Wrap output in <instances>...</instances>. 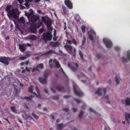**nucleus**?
Instances as JSON below:
<instances>
[{
  "instance_id": "nucleus-1",
  "label": "nucleus",
  "mask_w": 130,
  "mask_h": 130,
  "mask_svg": "<svg viewBox=\"0 0 130 130\" xmlns=\"http://www.w3.org/2000/svg\"><path fill=\"white\" fill-rule=\"evenodd\" d=\"M67 43L69 45L71 44L72 43L76 45L77 44V42L74 38L72 41L67 39L66 40ZM64 47L66 49V51L71 55H73V57L76 56V50L75 48L74 47L71 45H65L64 46Z\"/></svg>"
},
{
  "instance_id": "nucleus-2",
  "label": "nucleus",
  "mask_w": 130,
  "mask_h": 130,
  "mask_svg": "<svg viewBox=\"0 0 130 130\" xmlns=\"http://www.w3.org/2000/svg\"><path fill=\"white\" fill-rule=\"evenodd\" d=\"M11 7V5H8L6 8L5 10L8 13L7 15L9 17H11L17 20L18 19L19 17L16 13L14 9L10 10Z\"/></svg>"
},
{
  "instance_id": "nucleus-3",
  "label": "nucleus",
  "mask_w": 130,
  "mask_h": 130,
  "mask_svg": "<svg viewBox=\"0 0 130 130\" xmlns=\"http://www.w3.org/2000/svg\"><path fill=\"white\" fill-rule=\"evenodd\" d=\"M30 10L31 11V12L29 13H25V15L27 17L29 20H30V21L33 22L37 21L39 19V17L34 15V11L32 9H30Z\"/></svg>"
},
{
  "instance_id": "nucleus-4",
  "label": "nucleus",
  "mask_w": 130,
  "mask_h": 130,
  "mask_svg": "<svg viewBox=\"0 0 130 130\" xmlns=\"http://www.w3.org/2000/svg\"><path fill=\"white\" fill-rule=\"evenodd\" d=\"M42 36L43 40L45 42L48 41H51L53 37L51 32L50 31H47L46 33H43Z\"/></svg>"
},
{
  "instance_id": "nucleus-5",
  "label": "nucleus",
  "mask_w": 130,
  "mask_h": 130,
  "mask_svg": "<svg viewBox=\"0 0 130 130\" xmlns=\"http://www.w3.org/2000/svg\"><path fill=\"white\" fill-rule=\"evenodd\" d=\"M73 91L75 94L77 96H81L83 94V93L80 89L76 86H74Z\"/></svg>"
},
{
  "instance_id": "nucleus-6",
  "label": "nucleus",
  "mask_w": 130,
  "mask_h": 130,
  "mask_svg": "<svg viewBox=\"0 0 130 130\" xmlns=\"http://www.w3.org/2000/svg\"><path fill=\"white\" fill-rule=\"evenodd\" d=\"M103 42L105 45L106 47L108 48L111 47L112 45V43L111 41L104 38L103 40Z\"/></svg>"
},
{
  "instance_id": "nucleus-7",
  "label": "nucleus",
  "mask_w": 130,
  "mask_h": 130,
  "mask_svg": "<svg viewBox=\"0 0 130 130\" xmlns=\"http://www.w3.org/2000/svg\"><path fill=\"white\" fill-rule=\"evenodd\" d=\"M103 92L104 94H105L106 92V88H99L98 89V90L95 93V94H98L99 96H100L102 95Z\"/></svg>"
},
{
  "instance_id": "nucleus-8",
  "label": "nucleus",
  "mask_w": 130,
  "mask_h": 130,
  "mask_svg": "<svg viewBox=\"0 0 130 130\" xmlns=\"http://www.w3.org/2000/svg\"><path fill=\"white\" fill-rule=\"evenodd\" d=\"M64 2L65 5L69 9H72L73 8V4L70 0H65Z\"/></svg>"
},
{
  "instance_id": "nucleus-9",
  "label": "nucleus",
  "mask_w": 130,
  "mask_h": 130,
  "mask_svg": "<svg viewBox=\"0 0 130 130\" xmlns=\"http://www.w3.org/2000/svg\"><path fill=\"white\" fill-rule=\"evenodd\" d=\"M0 61L6 65L9 64V62L7 58L5 57H2L0 58Z\"/></svg>"
},
{
  "instance_id": "nucleus-10",
  "label": "nucleus",
  "mask_w": 130,
  "mask_h": 130,
  "mask_svg": "<svg viewBox=\"0 0 130 130\" xmlns=\"http://www.w3.org/2000/svg\"><path fill=\"white\" fill-rule=\"evenodd\" d=\"M26 44L23 43L22 44H19V48L22 52H24L26 48Z\"/></svg>"
},
{
  "instance_id": "nucleus-11",
  "label": "nucleus",
  "mask_w": 130,
  "mask_h": 130,
  "mask_svg": "<svg viewBox=\"0 0 130 130\" xmlns=\"http://www.w3.org/2000/svg\"><path fill=\"white\" fill-rule=\"evenodd\" d=\"M37 29V28L35 25H31L30 27V31L32 33H36Z\"/></svg>"
},
{
  "instance_id": "nucleus-12",
  "label": "nucleus",
  "mask_w": 130,
  "mask_h": 130,
  "mask_svg": "<svg viewBox=\"0 0 130 130\" xmlns=\"http://www.w3.org/2000/svg\"><path fill=\"white\" fill-rule=\"evenodd\" d=\"M74 65L75 66V67L73 66H71V69L74 72L78 69L79 66L78 64L76 63H74Z\"/></svg>"
},
{
  "instance_id": "nucleus-13",
  "label": "nucleus",
  "mask_w": 130,
  "mask_h": 130,
  "mask_svg": "<svg viewBox=\"0 0 130 130\" xmlns=\"http://www.w3.org/2000/svg\"><path fill=\"white\" fill-rule=\"evenodd\" d=\"M62 10L61 12L62 14L64 15H67L68 12L66 10V7L64 6H62Z\"/></svg>"
},
{
  "instance_id": "nucleus-14",
  "label": "nucleus",
  "mask_w": 130,
  "mask_h": 130,
  "mask_svg": "<svg viewBox=\"0 0 130 130\" xmlns=\"http://www.w3.org/2000/svg\"><path fill=\"white\" fill-rule=\"evenodd\" d=\"M52 53H53L54 54H58V53L57 52H56L53 51L52 49H51L50 50L47 52H45V53L43 54V55H49Z\"/></svg>"
},
{
  "instance_id": "nucleus-15",
  "label": "nucleus",
  "mask_w": 130,
  "mask_h": 130,
  "mask_svg": "<svg viewBox=\"0 0 130 130\" xmlns=\"http://www.w3.org/2000/svg\"><path fill=\"white\" fill-rule=\"evenodd\" d=\"M38 80L42 84H46V80L45 79H44L42 77H40L38 78Z\"/></svg>"
},
{
  "instance_id": "nucleus-16",
  "label": "nucleus",
  "mask_w": 130,
  "mask_h": 130,
  "mask_svg": "<svg viewBox=\"0 0 130 130\" xmlns=\"http://www.w3.org/2000/svg\"><path fill=\"white\" fill-rule=\"evenodd\" d=\"M32 41H34L37 39V37L34 35H30L28 37Z\"/></svg>"
},
{
  "instance_id": "nucleus-17",
  "label": "nucleus",
  "mask_w": 130,
  "mask_h": 130,
  "mask_svg": "<svg viewBox=\"0 0 130 130\" xmlns=\"http://www.w3.org/2000/svg\"><path fill=\"white\" fill-rule=\"evenodd\" d=\"M125 117L126 121L127 122L128 124H129V122L128 119H130V114L128 113H126L125 115Z\"/></svg>"
},
{
  "instance_id": "nucleus-18",
  "label": "nucleus",
  "mask_w": 130,
  "mask_h": 130,
  "mask_svg": "<svg viewBox=\"0 0 130 130\" xmlns=\"http://www.w3.org/2000/svg\"><path fill=\"white\" fill-rule=\"evenodd\" d=\"M51 23L52 22L50 19H49L47 20L46 24L48 28L50 27L51 26Z\"/></svg>"
},
{
  "instance_id": "nucleus-19",
  "label": "nucleus",
  "mask_w": 130,
  "mask_h": 130,
  "mask_svg": "<svg viewBox=\"0 0 130 130\" xmlns=\"http://www.w3.org/2000/svg\"><path fill=\"white\" fill-rule=\"evenodd\" d=\"M33 97V96L32 95H31L29 97L26 96L24 98L21 97L20 99L22 100L25 99L26 100H28V101H30L31 100V99Z\"/></svg>"
},
{
  "instance_id": "nucleus-20",
  "label": "nucleus",
  "mask_w": 130,
  "mask_h": 130,
  "mask_svg": "<svg viewBox=\"0 0 130 130\" xmlns=\"http://www.w3.org/2000/svg\"><path fill=\"white\" fill-rule=\"evenodd\" d=\"M25 18H24L21 17L18 20V22L20 23L24 24L25 23Z\"/></svg>"
},
{
  "instance_id": "nucleus-21",
  "label": "nucleus",
  "mask_w": 130,
  "mask_h": 130,
  "mask_svg": "<svg viewBox=\"0 0 130 130\" xmlns=\"http://www.w3.org/2000/svg\"><path fill=\"white\" fill-rule=\"evenodd\" d=\"M56 89L59 91H61L64 88V87L62 86H56Z\"/></svg>"
},
{
  "instance_id": "nucleus-22",
  "label": "nucleus",
  "mask_w": 130,
  "mask_h": 130,
  "mask_svg": "<svg viewBox=\"0 0 130 130\" xmlns=\"http://www.w3.org/2000/svg\"><path fill=\"white\" fill-rule=\"evenodd\" d=\"M43 64L42 63H40L38 64L36 67V68H40L42 69L43 68Z\"/></svg>"
},
{
  "instance_id": "nucleus-23",
  "label": "nucleus",
  "mask_w": 130,
  "mask_h": 130,
  "mask_svg": "<svg viewBox=\"0 0 130 130\" xmlns=\"http://www.w3.org/2000/svg\"><path fill=\"white\" fill-rule=\"evenodd\" d=\"M115 80L117 84V85L119 83V80H120V78L119 77H118L117 75L116 76L115 78Z\"/></svg>"
},
{
  "instance_id": "nucleus-24",
  "label": "nucleus",
  "mask_w": 130,
  "mask_h": 130,
  "mask_svg": "<svg viewBox=\"0 0 130 130\" xmlns=\"http://www.w3.org/2000/svg\"><path fill=\"white\" fill-rule=\"evenodd\" d=\"M125 104L127 105H130V100L129 98H127L125 100Z\"/></svg>"
},
{
  "instance_id": "nucleus-25",
  "label": "nucleus",
  "mask_w": 130,
  "mask_h": 130,
  "mask_svg": "<svg viewBox=\"0 0 130 130\" xmlns=\"http://www.w3.org/2000/svg\"><path fill=\"white\" fill-rule=\"evenodd\" d=\"M10 109L14 113H17V110L16 109V107L15 106H12L10 107Z\"/></svg>"
},
{
  "instance_id": "nucleus-26",
  "label": "nucleus",
  "mask_w": 130,
  "mask_h": 130,
  "mask_svg": "<svg viewBox=\"0 0 130 130\" xmlns=\"http://www.w3.org/2000/svg\"><path fill=\"white\" fill-rule=\"evenodd\" d=\"M77 76L79 78H80L81 77H84L85 78H87V77L85 75L82 73H81L80 75H77Z\"/></svg>"
},
{
  "instance_id": "nucleus-27",
  "label": "nucleus",
  "mask_w": 130,
  "mask_h": 130,
  "mask_svg": "<svg viewBox=\"0 0 130 130\" xmlns=\"http://www.w3.org/2000/svg\"><path fill=\"white\" fill-rule=\"evenodd\" d=\"M53 35L54 36L53 38V40L56 41L57 40V37L56 36V32L55 30L54 31Z\"/></svg>"
},
{
  "instance_id": "nucleus-28",
  "label": "nucleus",
  "mask_w": 130,
  "mask_h": 130,
  "mask_svg": "<svg viewBox=\"0 0 130 130\" xmlns=\"http://www.w3.org/2000/svg\"><path fill=\"white\" fill-rule=\"evenodd\" d=\"M79 56L80 57L82 61H83L84 60L83 59V55L82 53V52L81 51H79Z\"/></svg>"
},
{
  "instance_id": "nucleus-29",
  "label": "nucleus",
  "mask_w": 130,
  "mask_h": 130,
  "mask_svg": "<svg viewBox=\"0 0 130 130\" xmlns=\"http://www.w3.org/2000/svg\"><path fill=\"white\" fill-rule=\"evenodd\" d=\"M57 127L59 130H61L63 127V124L62 123L59 124L57 125Z\"/></svg>"
},
{
  "instance_id": "nucleus-30",
  "label": "nucleus",
  "mask_w": 130,
  "mask_h": 130,
  "mask_svg": "<svg viewBox=\"0 0 130 130\" xmlns=\"http://www.w3.org/2000/svg\"><path fill=\"white\" fill-rule=\"evenodd\" d=\"M86 27L84 25H83L81 27V29L83 33H84L86 30Z\"/></svg>"
},
{
  "instance_id": "nucleus-31",
  "label": "nucleus",
  "mask_w": 130,
  "mask_h": 130,
  "mask_svg": "<svg viewBox=\"0 0 130 130\" xmlns=\"http://www.w3.org/2000/svg\"><path fill=\"white\" fill-rule=\"evenodd\" d=\"M84 114L83 112L81 110L80 111V112L78 115V117L80 119H81L82 116Z\"/></svg>"
},
{
  "instance_id": "nucleus-32",
  "label": "nucleus",
  "mask_w": 130,
  "mask_h": 130,
  "mask_svg": "<svg viewBox=\"0 0 130 130\" xmlns=\"http://www.w3.org/2000/svg\"><path fill=\"white\" fill-rule=\"evenodd\" d=\"M89 33H91L93 35H95L96 33L95 32L92 30H90L89 31H88V34H89Z\"/></svg>"
},
{
  "instance_id": "nucleus-33",
  "label": "nucleus",
  "mask_w": 130,
  "mask_h": 130,
  "mask_svg": "<svg viewBox=\"0 0 130 130\" xmlns=\"http://www.w3.org/2000/svg\"><path fill=\"white\" fill-rule=\"evenodd\" d=\"M127 57L128 59L130 61V51H127Z\"/></svg>"
},
{
  "instance_id": "nucleus-34",
  "label": "nucleus",
  "mask_w": 130,
  "mask_h": 130,
  "mask_svg": "<svg viewBox=\"0 0 130 130\" xmlns=\"http://www.w3.org/2000/svg\"><path fill=\"white\" fill-rule=\"evenodd\" d=\"M60 45L59 43L58 42H54V44L53 46V47H57L58 46Z\"/></svg>"
},
{
  "instance_id": "nucleus-35",
  "label": "nucleus",
  "mask_w": 130,
  "mask_h": 130,
  "mask_svg": "<svg viewBox=\"0 0 130 130\" xmlns=\"http://www.w3.org/2000/svg\"><path fill=\"white\" fill-rule=\"evenodd\" d=\"M55 65L56 68H59L60 67V66L58 61H57L55 62Z\"/></svg>"
},
{
  "instance_id": "nucleus-36",
  "label": "nucleus",
  "mask_w": 130,
  "mask_h": 130,
  "mask_svg": "<svg viewBox=\"0 0 130 130\" xmlns=\"http://www.w3.org/2000/svg\"><path fill=\"white\" fill-rule=\"evenodd\" d=\"M32 86H30L28 89V91L30 92H32L33 90V88Z\"/></svg>"
},
{
  "instance_id": "nucleus-37",
  "label": "nucleus",
  "mask_w": 130,
  "mask_h": 130,
  "mask_svg": "<svg viewBox=\"0 0 130 130\" xmlns=\"http://www.w3.org/2000/svg\"><path fill=\"white\" fill-rule=\"evenodd\" d=\"M48 75V73L47 72H45L44 73L43 75V77H44V79H45L46 80L47 78V77Z\"/></svg>"
},
{
  "instance_id": "nucleus-38",
  "label": "nucleus",
  "mask_w": 130,
  "mask_h": 130,
  "mask_svg": "<svg viewBox=\"0 0 130 130\" xmlns=\"http://www.w3.org/2000/svg\"><path fill=\"white\" fill-rule=\"evenodd\" d=\"M83 40L82 41V46H83L86 42V38L85 36H84L83 37Z\"/></svg>"
},
{
  "instance_id": "nucleus-39",
  "label": "nucleus",
  "mask_w": 130,
  "mask_h": 130,
  "mask_svg": "<svg viewBox=\"0 0 130 130\" xmlns=\"http://www.w3.org/2000/svg\"><path fill=\"white\" fill-rule=\"evenodd\" d=\"M80 17L78 16L76 18H75V19L76 20V21L77 22V23H79L80 22Z\"/></svg>"
},
{
  "instance_id": "nucleus-40",
  "label": "nucleus",
  "mask_w": 130,
  "mask_h": 130,
  "mask_svg": "<svg viewBox=\"0 0 130 130\" xmlns=\"http://www.w3.org/2000/svg\"><path fill=\"white\" fill-rule=\"evenodd\" d=\"M59 95H55L53 96L52 97V98L53 100H58L59 99Z\"/></svg>"
},
{
  "instance_id": "nucleus-41",
  "label": "nucleus",
  "mask_w": 130,
  "mask_h": 130,
  "mask_svg": "<svg viewBox=\"0 0 130 130\" xmlns=\"http://www.w3.org/2000/svg\"><path fill=\"white\" fill-rule=\"evenodd\" d=\"M42 21L44 22L45 24L46 23V20L45 17H41Z\"/></svg>"
},
{
  "instance_id": "nucleus-42",
  "label": "nucleus",
  "mask_w": 130,
  "mask_h": 130,
  "mask_svg": "<svg viewBox=\"0 0 130 130\" xmlns=\"http://www.w3.org/2000/svg\"><path fill=\"white\" fill-rule=\"evenodd\" d=\"M88 37L90 40L91 41L93 40V37L91 35H89L88 36Z\"/></svg>"
},
{
  "instance_id": "nucleus-43",
  "label": "nucleus",
  "mask_w": 130,
  "mask_h": 130,
  "mask_svg": "<svg viewBox=\"0 0 130 130\" xmlns=\"http://www.w3.org/2000/svg\"><path fill=\"white\" fill-rule=\"evenodd\" d=\"M25 70L28 72H29L31 70V68L30 67L28 68L27 67H25Z\"/></svg>"
},
{
  "instance_id": "nucleus-44",
  "label": "nucleus",
  "mask_w": 130,
  "mask_h": 130,
  "mask_svg": "<svg viewBox=\"0 0 130 130\" xmlns=\"http://www.w3.org/2000/svg\"><path fill=\"white\" fill-rule=\"evenodd\" d=\"M32 115L33 116L34 118L36 119H38V116L36 115L33 112L32 113Z\"/></svg>"
},
{
  "instance_id": "nucleus-45",
  "label": "nucleus",
  "mask_w": 130,
  "mask_h": 130,
  "mask_svg": "<svg viewBox=\"0 0 130 130\" xmlns=\"http://www.w3.org/2000/svg\"><path fill=\"white\" fill-rule=\"evenodd\" d=\"M114 48L115 50L116 51H119L120 50V47L118 46L115 47Z\"/></svg>"
},
{
  "instance_id": "nucleus-46",
  "label": "nucleus",
  "mask_w": 130,
  "mask_h": 130,
  "mask_svg": "<svg viewBox=\"0 0 130 130\" xmlns=\"http://www.w3.org/2000/svg\"><path fill=\"white\" fill-rule=\"evenodd\" d=\"M43 31L44 29L43 28H41L39 30V33L40 34H42Z\"/></svg>"
},
{
  "instance_id": "nucleus-47",
  "label": "nucleus",
  "mask_w": 130,
  "mask_h": 130,
  "mask_svg": "<svg viewBox=\"0 0 130 130\" xmlns=\"http://www.w3.org/2000/svg\"><path fill=\"white\" fill-rule=\"evenodd\" d=\"M122 61L123 62H127V59L124 57H122Z\"/></svg>"
},
{
  "instance_id": "nucleus-48",
  "label": "nucleus",
  "mask_w": 130,
  "mask_h": 130,
  "mask_svg": "<svg viewBox=\"0 0 130 130\" xmlns=\"http://www.w3.org/2000/svg\"><path fill=\"white\" fill-rule=\"evenodd\" d=\"M26 57L25 56H21L19 58V59L20 60H23L25 59Z\"/></svg>"
},
{
  "instance_id": "nucleus-49",
  "label": "nucleus",
  "mask_w": 130,
  "mask_h": 130,
  "mask_svg": "<svg viewBox=\"0 0 130 130\" xmlns=\"http://www.w3.org/2000/svg\"><path fill=\"white\" fill-rule=\"evenodd\" d=\"M74 100L77 103H79L81 102V101L80 100L77 99L75 98L74 99Z\"/></svg>"
},
{
  "instance_id": "nucleus-50",
  "label": "nucleus",
  "mask_w": 130,
  "mask_h": 130,
  "mask_svg": "<svg viewBox=\"0 0 130 130\" xmlns=\"http://www.w3.org/2000/svg\"><path fill=\"white\" fill-rule=\"evenodd\" d=\"M29 2H26L25 4V5L28 8H29V4L28 3Z\"/></svg>"
},
{
  "instance_id": "nucleus-51",
  "label": "nucleus",
  "mask_w": 130,
  "mask_h": 130,
  "mask_svg": "<svg viewBox=\"0 0 130 130\" xmlns=\"http://www.w3.org/2000/svg\"><path fill=\"white\" fill-rule=\"evenodd\" d=\"M36 90L37 91L38 94H40L39 90L38 87L37 86L36 87Z\"/></svg>"
},
{
  "instance_id": "nucleus-52",
  "label": "nucleus",
  "mask_w": 130,
  "mask_h": 130,
  "mask_svg": "<svg viewBox=\"0 0 130 130\" xmlns=\"http://www.w3.org/2000/svg\"><path fill=\"white\" fill-rule=\"evenodd\" d=\"M39 71V70L37 68H33L32 70V72H33L35 71Z\"/></svg>"
},
{
  "instance_id": "nucleus-53",
  "label": "nucleus",
  "mask_w": 130,
  "mask_h": 130,
  "mask_svg": "<svg viewBox=\"0 0 130 130\" xmlns=\"http://www.w3.org/2000/svg\"><path fill=\"white\" fill-rule=\"evenodd\" d=\"M62 110L63 111H66L67 112H68L69 110V109L68 108H64L62 109Z\"/></svg>"
},
{
  "instance_id": "nucleus-54",
  "label": "nucleus",
  "mask_w": 130,
  "mask_h": 130,
  "mask_svg": "<svg viewBox=\"0 0 130 130\" xmlns=\"http://www.w3.org/2000/svg\"><path fill=\"white\" fill-rule=\"evenodd\" d=\"M54 44V42H51L50 43V45L51 46L53 47V46Z\"/></svg>"
},
{
  "instance_id": "nucleus-55",
  "label": "nucleus",
  "mask_w": 130,
  "mask_h": 130,
  "mask_svg": "<svg viewBox=\"0 0 130 130\" xmlns=\"http://www.w3.org/2000/svg\"><path fill=\"white\" fill-rule=\"evenodd\" d=\"M101 57V55L100 54H97L96 55V57H97L99 59Z\"/></svg>"
},
{
  "instance_id": "nucleus-56",
  "label": "nucleus",
  "mask_w": 130,
  "mask_h": 130,
  "mask_svg": "<svg viewBox=\"0 0 130 130\" xmlns=\"http://www.w3.org/2000/svg\"><path fill=\"white\" fill-rule=\"evenodd\" d=\"M38 98L42 99V97L39 94L38 95H37V96H36Z\"/></svg>"
},
{
  "instance_id": "nucleus-57",
  "label": "nucleus",
  "mask_w": 130,
  "mask_h": 130,
  "mask_svg": "<svg viewBox=\"0 0 130 130\" xmlns=\"http://www.w3.org/2000/svg\"><path fill=\"white\" fill-rule=\"evenodd\" d=\"M51 89L52 90V92L53 93H56V91H55V90L53 89V88H51Z\"/></svg>"
},
{
  "instance_id": "nucleus-58",
  "label": "nucleus",
  "mask_w": 130,
  "mask_h": 130,
  "mask_svg": "<svg viewBox=\"0 0 130 130\" xmlns=\"http://www.w3.org/2000/svg\"><path fill=\"white\" fill-rule=\"evenodd\" d=\"M89 110L90 111L95 113V111L92 108H89Z\"/></svg>"
},
{
  "instance_id": "nucleus-59",
  "label": "nucleus",
  "mask_w": 130,
  "mask_h": 130,
  "mask_svg": "<svg viewBox=\"0 0 130 130\" xmlns=\"http://www.w3.org/2000/svg\"><path fill=\"white\" fill-rule=\"evenodd\" d=\"M3 119L5 120H6V121H7L8 122V123L9 124H10V122H9V120L7 118H3Z\"/></svg>"
},
{
  "instance_id": "nucleus-60",
  "label": "nucleus",
  "mask_w": 130,
  "mask_h": 130,
  "mask_svg": "<svg viewBox=\"0 0 130 130\" xmlns=\"http://www.w3.org/2000/svg\"><path fill=\"white\" fill-rule=\"evenodd\" d=\"M37 12L39 14H41L42 13V11L41 10H38L37 11Z\"/></svg>"
},
{
  "instance_id": "nucleus-61",
  "label": "nucleus",
  "mask_w": 130,
  "mask_h": 130,
  "mask_svg": "<svg viewBox=\"0 0 130 130\" xmlns=\"http://www.w3.org/2000/svg\"><path fill=\"white\" fill-rule=\"evenodd\" d=\"M23 0H17V1L19 2L20 4H22V2L23 1Z\"/></svg>"
},
{
  "instance_id": "nucleus-62",
  "label": "nucleus",
  "mask_w": 130,
  "mask_h": 130,
  "mask_svg": "<svg viewBox=\"0 0 130 130\" xmlns=\"http://www.w3.org/2000/svg\"><path fill=\"white\" fill-rule=\"evenodd\" d=\"M26 47H27V46H29V47H31L32 46V45L31 44H30L29 43H27L26 44Z\"/></svg>"
},
{
  "instance_id": "nucleus-63",
  "label": "nucleus",
  "mask_w": 130,
  "mask_h": 130,
  "mask_svg": "<svg viewBox=\"0 0 130 130\" xmlns=\"http://www.w3.org/2000/svg\"><path fill=\"white\" fill-rule=\"evenodd\" d=\"M72 110L74 112H75L77 111L76 108H73L72 109Z\"/></svg>"
},
{
  "instance_id": "nucleus-64",
  "label": "nucleus",
  "mask_w": 130,
  "mask_h": 130,
  "mask_svg": "<svg viewBox=\"0 0 130 130\" xmlns=\"http://www.w3.org/2000/svg\"><path fill=\"white\" fill-rule=\"evenodd\" d=\"M29 62V61L28 60H27L25 62V64H26V65H27L28 64Z\"/></svg>"
}]
</instances>
